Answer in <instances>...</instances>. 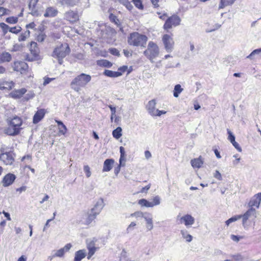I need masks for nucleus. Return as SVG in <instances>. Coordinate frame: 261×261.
<instances>
[{"instance_id": "obj_17", "label": "nucleus", "mask_w": 261, "mask_h": 261, "mask_svg": "<svg viewBox=\"0 0 261 261\" xmlns=\"http://www.w3.org/2000/svg\"><path fill=\"white\" fill-rule=\"evenodd\" d=\"M156 101L155 99H152L148 101L147 103L146 108L148 112V113L152 116H155V113H156L157 110L155 109Z\"/></svg>"}, {"instance_id": "obj_18", "label": "nucleus", "mask_w": 261, "mask_h": 261, "mask_svg": "<svg viewBox=\"0 0 261 261\" xmlns=\"http://www.w3.org/2000/svg\"><path fill=\"white\" fill-rule=\"evenodd\" d=\"M65 18L71 22H75L79 19V15L73 11H69L64 14Z\"/></svg>"}, {"instance_id": "obj_26", "label": "nucleus", "mask_w": 261, "mask_h": 261, "mask_svg": "<svg viewBox=\"0 0 261 261\" xmlns=\"http://www.w3.org/2000/svg\"><path fill=\"white\" fill-rule=\"evenodd\" d=\"M103 74L110 77H117L121 76L122 75V73L119 71H113L106 69L103 72Z\"/></svg>"}, {"instance_id": "obj_53", "label": "nucleus", "mask_w": 261, "mask_h": 261, "mask_svg": "<svg viewBox=\"0 0 261 261\" xmlns=\"http://www.w3.org/2000/svg\"><path fill=\"white\" fill-rule=\"evenodd\" d=\"M9 10L4 7H0V16L8 14L7 12Z\"/></svg>"}, {"instance_id": "obj_3", "label": "nucleus", "mask_w": 261, "mask_h": 261, "mask_svg": "<svg viewBox=\"0 0 261 261\" xmlns=\"http://www.w3.org/2000/svg\"><path fill=\"white\" fill-rule=\"evenodd\" d=\"M91 80L89 74L81 73L74 78L70 83L71 89L76 92H79L82 88L85 87Z\"/></svg>"}, {"instance_id": "obj_51", "label": "nucleus", "mask_w": 261, "mask_h": 261, "mask_svg": "<svg viewBox=\"0 0 261 261\" xmlns=\"http://www.w3.org/2000/svg\"><path fill=\"white\" fill-rule=\"evenodd\" d=\"M242 238V237H241V236H236V235H234V234H231L230 236V239L236 242H238Z\"/></svg>"}, {"instance_id": "obj_25", "label": "nucleus", "mask_w": 261, "mask_h": 261, "mask_svg": "<svg viewBox=\"0 0 261 261\" xmlns=\"http://www.w3.org/2000/svg\"><path fill=\"white\" fill-rule=\"evenodd\" d=\"M86 252L85 249L80 250L75 253L74 261H81L86 257Z\"/></svg>"}, {"instance_id": "obj_22", "label": "nucleus", "mask_w": 261, "mask_h": 261, "mask_svg": "<svg viewBox=\"0 0 261 261\" xmlns=\"http://www.w3.org/2000/svg\"><path fill=\"white\" fill-rule=\"evenodd\" d=\"M58 13V11L57 9L54 7H48L46 9L44 16L45 17H54L57 16Z\"/></svg>"}, {"instance_id": "obj_60", "label": "nucleus", "mask_w": 261, "mask_h": 261, "mask_svg": "<svg viewBox=\"0 0 261 261\" xmlns=\"http://www.w3.org/2000/svg\"><path fill=\"white\" fill-rule=\"evenodd\" d=\"M31 160H32L31 155H30L29 154H28L27 155H24V156H23L22 159H21V161H25V160H28L30 162H31Z\"/></svg>"}, {"instance_id": "obj_42", "label": "nucleus", "mask_w": 261, "mask_h": 261, "mask_svg": "<svg viewBox=\"0 0 261 261\" xmlns=\"http://www.w3.org/2000/svg\"><path fill=\"white\" fill-rule=\"evenodd\" d=\"M6 21L8 23L14 24L17 22L18 17H9L6 18Z\"/></svg>"}, {"instance_id": "obj_10", "label": "nucleus", "mask_w": 261, "mask_h": 261, "mask_svg": "<svg viewBox=\"0 0 261 261\" xmlns=\"http://www.w3.org/2000/svg\"><path fill=\"white\" fill-rule=\"evenodd\" d=\"M165 48L168 53L171 52L173 49L174 42L173 39L169 35L165 34L162 38Z\"/></svg>"}, {"instance_id": "obj_5", "label": "nucleus", "mask_w": 261, "mask_h": 261, "mask_svg": "<svg viewBox=\"0 0 261 261\" xmlns=\"http://www.w3.org/2000/svg\"><path fill=\"white\" fill-rule=\"evenodd\" d=\"M70 52V47L67 43L62 44L56 47L53 53V57L58 60L59 64L63 63V59Z\"/></svg>"}, {"instance_id": "obj_58", "label": "nucleus", "mask_w": 261, "mask_h": 261, "mask_svg": "<svg viewBox=\"0 0 261 261\" xmlns=\"http://www.w3.org/2000/svg\"><path fill=\"white\" fill-rule=\"evenodd\" d=\"M166 113V111H163V110H157V111L156 112V113H155V116H160L162 114H165Z\"/></svg>"}, {"instance_id": "obj_61", "label": "nucleus", "mask_w": 261, "mask_h": 261, "mask_svg": "<svg viewBox=\"0 0 261 261\" xmlns=\"http://www.w3.org/2000/svg\"><path fill=\"white\" fill-rule=\"evenodd\" d=\"M19 49H20V45L17 44H15L13 45L11 51H16L19 50Z\"/></svg>"}, {"instance_id": "obj_59", "label": "nucleus", "mask_w": 261, "mask_h": 261, "mask_svg": "<svg viewBox=\"0 0 261 261\" xmlns=\"http://www.w3.org/2000/svg\"><path fill=\"white\" fill-rule=\"evenodd\" d=\"M121 166H124V165H122V164H120L119 163V165L117 167H116L115 168V169H114V173H115V174L116 175H117L119 173V172H120Z\"/></svg>"}, {"instance_id": "obj_43", "label": "nucleus", "mask_w": 261, "mask_h": 261, "mask_svg": "<svg viewBox=\"0 0 261 261\" xmlns=\"http://www.w3.org/2000/svg\"><path fill=\"white\" fill-rule=\"evenodd\" d=\"M135 6L140 10L143 9V5L141 0H132Z\"/></svg>"}, {"instance_id": "obj_29", "label": "nucleus", "mask_w": 261, "mask_h": 261, "mask_svg": "<svg viewBox=\"0 0 261 261\" xmlns=\"http://www.w3.org/2000/svg\"><path fill=\"white\" fill-rule=\"evenodd\" d=\"M236 0H220L219 9H222L228 6L232 5Z\"/></svg>"}, {"instance_id": "obj_8", "label": "nucleus", "mask_w": 261, "mask_h": 261, "mask_svg": "<svg viewBox=\"0 0 261 261\" xmlns=\"http://www.w3.org/2000/svg\"><path fill=\"white\" fill-rule=\"evenodd\" d=\"M30 55H27L25 60L28 61H34L39 59L40 49L36 42L32 41L30 43Z\"/></svg>"}, {"instance_id": "obj_46", "label": "nucleus", "mask_w": 261, "mask_h": 261, "mask_svg": "<svg viewBox=\"0 0 261 261\" xmlns=\"http://www.w3.org/2000/svg\"><path fill=\"white\" fill-rule=\"evenodd\" d=\"M227 133L228 134V139L231 143L235 141V136L233 135L232 132L228 129H227Z\"/></svg>"}, {"instance_id": "obj_44", "label": "nucleus", "mask_w": 261, "mask_h": 261, "mask_svg": "<svg viewBox=\"0 0 261 261\" xmlns=\"http://www.w3.org/2000/svg\"><path fill=\"white\" fill-rule=\"evenodd\" d=\"M21 30V28L20 27H14L12 28L10 27L9 31L11 33L16 34L20 32Z\"/></svg>"}, {"instance_id": "obj_11", "label": "nucleus", "mask_w": 261, "mask_h": 261, "mask_svg": "<svg viewBox=\"0 0 261 261\" xmlns=\"http://www.w3.org/2000/svg\"><path fill=\"white\" fill-rule=\"evenodd\" d=\"M160 202V197L159 196H156L153 198L152 201H149L145 199H141L139 200L138 203L141 206L149 207L159 205Z\"/></svg>"}, {"instance_id": "obj_56", "label": "nucleus", "mask_w": 261, "mask_h": 261, "mask_svg": "<svg viewBox=\"0 0 261 261\" xmlns=\"http://www.w3.org/2000/svg\"><path fill=\"white\" fill-rule=\"evenodd\" d=\"M55 80L54 78H49V77H45L44 79V81L43 82V85L46 86V85L48 84L50 82H51L52 81Z\"/></svg>"}, {"instance_id": "obj_36", "label": "nucleus", "mask_w": 261, "mask_h": 261, "mask_svg": "<svg viewBox=\"0 0 261 261\" xmlns=\"http://www.w3.org/2000/svg\"><path fill=\"white\" fill-rule=\"evenodd\" d=\"M120 157L119 159V163L120 164H121L122 161H125V156H126L124 148L122 146L120 147Z\"/></svg>"}, {"instance_id": "obj_45", "label": "nucleus", "mask_w": 261, "mask_h": 261, "mask_svg": "<svg viewBox=\"0 0 261 261\" xmlns=\"http://www.w3.org/2000/svg\"><path fill=\"white\" fill-rule=\"evenodd\" d=\"M0 27L3 30L4 33L6 34L8 31H9L10 27L7 24H5L4 22H2L0 23Z\"/></svg>"}, {"instance_id": "obj_50", "label": "nucleus", "mask_w": 261, "mask_h": 261, "mask_svg": "<svg viewBox=\"0 0 261 261\" xmlns=\"http://www.w3.org/2000/svg\"><path fill=\"white\" fill-rule=\"evenodd\" d=\"M46 37V35L44 34L40 33L37 37V40L38 42H43Z\"/></svg>"}, {"instance_id": "obj_62", "label": "nucleus", "mask_w": 261, "mask_h": 261, "mask_svg": "<svg viewBox=\"0 0 261 261\" xmlns=\"http://www.w3.org/2000/svg\"><path fill=\"white\" fill-rule=\"evenodd\" d=\"M123 54L126 57H129L132 55V54L127 49H123Z\"/></svg>"}, {"instance_id": "obj_27", "label": "nucleus", "mask_w": 261, "mask_h": 261, "mask_svg": "<svg viewBox=\"0 0 261 261\" xmlns=\"http://www.w3.org/2000/svg\"><path fill=\"white\" fill-rule=\"evenodd\" d=\"M8 122H10L19 127H21L22 124V119L18 116H15L12 118H9L8 119Z\"/></svg>"}, {"instance_id": "obj_2", "label": "nucleus", "mask_w": 261, "mask_h": 261, "mask_svg": "<svg viewBox=\"0 0 261 261\" xmlns=\"http://www.w3.org/2000/svg\"><path fill=\"white\" fill-rule=\"evenodd\" d=\"M147 40L146 35L137 32L130 33L127 37L128 44L135 47H145Z\"/></svg>"}, {"instance_id": "obj_38", "label": "nucleus", "mask_w": 261, "mask_h": 261, "mask_svg": "<svg viewBox=\"0 0 261 261\" xmlns=\"http://www.w3.org/2000/svg\"><path fill=\"white\" fill-rule=\"evenodd\" d=\"M30 32L29 30L25 31L23 33L21 34L18 37L19 42L25 40L27 37L30 36Z\"/></svg>"}, {"instance_id": "obj_13", "label": "nucleus", "mask_w": 261, "mask_h": 261, "mask_svg": "<svg viewBox=\"0 0 261 261\" xmlns=\"http://www.w3.org/2000/svg\"><path fill=\"white\" fill-rule=\"evenodd\" d=\"M8 127L5 128L4 132L6 134L9 136H15L18 135L22 129L21 127H19L9 122H8Z\"/></svg>"}, {"instance_id": "obj_39", "label": "nucleus", "mask_w": 261, "mask_h": 261, "mask_svg": "<svg viewBox=\"0 0 261 261\" xmlns=\"http://www.w3.org/2000/svg\"><path fill=\"white\" fill-rule=\"evenodd\" d=\"M88 250V254L87 256V259H90L91 257L94 254L98 248L95 246L94 247H90L89 248H87Z\"/></svg>"}, {"instance_id": "obj_19", "label": "nucleus", "mask_w": 261, "mask_h": 261, "mask_svg": "<svg viewBox=\"0 0 261 261\" xmlns=\"http://www.w3.org/2000/svg\"><path fill=\"white\" fill-rule=\"evenodd\" d=\"M27 92L25 88H21L20 89L14 90L10 93V97L17 99L21 98L23 95H24Z\"/></svg>"}, {"instance_id": "obj_47", "label": "nucleus", "mask_w": 261, "mask_h": 261, "mask_svg": "<svg viewBox=\"0 0 261 261\" xmlns=\"http://www.w3.org/2000/svg\"><path fill=\"white\" fill-rule=\"evenodd\" d=\"M5 89H8L9 90L12 89V88L14 86V83L11 82H4Z\"/></svg>"}, {"instance_id": "obj_24", "label": "nucleus", "mask_w": 261, "mask_h": 261, "mask_svg": "<svg viewBox=\"0 0 261 261\" xmlns=\"http://www.w3.org/2000/svg\"><path fill=\"white\" fill-rule=\"evenodd\" d=\"M114 163V160L112 159H106L103 163L102 171L103 172H108L111 170L112 165Z\"/></svg>"}, {"instance_id": "obj_52", "label": "nucleus", "mask_w": 261, "mask_h": 261, "mask_svg": "<svg viewBox=\"0 0 261 261\" xmlns=\"http://www.w3.org/2000/svg\"><path fill=\"white\" fill-rule=\"evenodd\" d=\"M95 240H91L90 241H87V248L94 247L95 246Z\"/></svg>"}, {"instance_id": "obj_37", "label": "nucleus", "mask_w": 261, "mask_h": 261, "mask_svg": "<svg viewBox=\"0 0 261 261\" xmlns=\"http://www.w3.org/2000/svg\"><path fill=\"white\" fill-rule=\"evenodd\" d=\"M243 215H237L232 217L231 218H229L228 220L225 221L226 225L227 226H228L229 224L231 222H234L237 220L241 219V218H243Z\"/></svg>"}, {"instance_id": "obj_35", "label": "nucleus", "mask_w": 261, "mask_h": 261, "mask_svg": "<svg viewBox=\"0 0 261 261\" xmlns=\"http://www.w3.org/2000/svg\"><path fill=\"white\" fill-rule=\"evenodd\" d=\"M110 20L111 22H114L117 27H120L121 23L120 20L115 15L111 14L109 16Z\"/></svg>"}, {"instance_id": "obj_16", "label": "nucleus", "mask_w": 261, "mask_h": 261, "mask_svg": "<svg viewBox=\"0 0 261 261\" xmlns=\"http://www.w3.org/2000/svg\"><path fill=\"white\" fill-rule=\"evenodd\" d=\"M16 178V176L12 173L6 174L2 180V184L4 187H8L13 184Z\"/></svg>"}, {"instance_id": "obj_14", "label": "nucleus", "mask_w": 261, "mask_h": 261, "mask_svg": "<svg viewBox=\"0 0 261 261\" xmlns=\"http://www.w3.org/2000/svg\"><path fill=\"white\" fill-rule=\"evenodd\" d=\"M28 68V65L24 62L16 61L14 63V70L20 72L21 74L25 73Z\"/></svg>"}, {"instance_id": "obj_7", "label": "nucleus", "mask_w": 261, "mask_h": 261, "mask_svg": "<svg viewBox=\"0 0 261 261\" xmlns=\"http://www.w3.org/2000/svg\"><path fill=\"white\" fill-rule=\"evenodd\" d=\"M0 152V160L6 165H12L15 161V153L12 151H7L4 148H1Z\"/></svg>"}, {"instance_id": "obj_48", "label": "nucleus", "mask_w": 261, "mask_h": 261, "mask_svg": "<svg viewBox=\"0 0 261 261\" xmlns=\"http://www.w3.org/2000/svg\"><path fill=\"white\" fill-rule=\"evenodd\" d=\"M109 52L113 55L116 56L117 57L120 56V53L119 50L115 48H111L109 49Z\"/></svg>"}, {"instance_id": "obj_31", "label": "nucleus", "mask_w": 261, "mask_h": 261, "mask_svg": "<svg viewBox=\"0 0 261 261\" xmlns=\"http://www.w3.org/2000/svg\"><path fill=\"white\" fill-rule=\"evenodd\" d=\"M56 122L59 126L60 133L62 135H64L66 133L67 130L66 126L64 124L63 122L60 120H56Z\"/></svg>"}, {"instance_id": "obj_4", "label": "nucleus", "mask_w": 261, "mask_h": 261, "mask_svg": "<svg viewBox=\"0 0 261 261\" xmlns=\"http://www.w3.org/2000/svg\"><path fill=\"white\" fill-rule=\"evenodd\" d=\"M105 206V203L102 198L99 199L88 213V217L86 220V224H89L94 220L96 216L100 214Z\"/></svg>"}, {"instance_id": "obj_33", "label": "nucleus", "mask_w": 261, "mask_h": 261, "mask_svg": "<svg viewBox=\"0 0 261 261\" xmlns=\"http://www.w3.org/2000/svg\"><path fill=\"white\" fill-rule=\"evenodd\" d=\"M183 91V89L181 87L180 85L177 84L174 86L173 90V96L175 97H178L179 94Z\"/></svg>"}, {"instance_id": "obj_49", "label": "nucleus", "mask_w": 261, "mask_h": 261, "mask_svg": "<svg viewBox=\"0 0 261 261\" xmlns=\"http://www.w3.org/2000/svg\"><path fill=\"white\" fill-rule=\"evenodd\" d=\"M84 171L86 173V176L87 177H89L91 176V171L90 169L89 166L85 165L84 167Z\"/></svg>"}, {"instance_id": "obj_1", "label": "nucleus", "mask_w": 261, "mask_h": 261, "mask_svg": "<svg viewBox=\"0 0 261 261\" xmlns=\"http://www.w3.org/2000/svg\"><path fill=\"white\" fill-rule=\"evenodd\" d=\"M260 201L261 193L255 194L250 200L248 204L250 208L243 216L242 223L244 227L249 226L248 221H253L256 217V212L253 206L258 208Z\"/></svg>"}, {"instance_id": "obj_6", "label": "nucleus", "mask_w": 261, "mask_h": 261, "mask_svg": "<svg viewBox=\"0 0 261 261\" xmlns=\"http://www.w3.org/2000/svg\"><path fill=\"white\" fill-rule=\"evenodd\" d=\"M143 54L151 62H153V60L159 55V48L156 43L150 41Z\"/></svg>"}, {"instance_id": "obj_32", "label": "nucleus", "mask_w": 261, "mask_h": 261, "mask_svg": "<svg viewBox=\"0 0 261 261\" xmlns=\"http://www.w3.org/2000/svg\"><path fill=\"white\" fill-rule=\"evenodd\" d=\"M112 135L114 138L118 139L122 136V128L121 127H117L116 129H114L112 132Z\"/></svg>"}, {"instance_id": "obj_57", "label": "nucleus", "mask_w": 261, "mask_h": 261, "mask_svg": "<svg viewBox=\"0 0 261 261\" xmlns=\"http://www.w3.org/2000/svg\"><path fill=\"white\" fill-rule=\"evenodd\" d=\"M145 220L147 224H148V227H152V219L149 218H145Z\"/></svg>"}, {"instance_id": "obj_20", "label": "nucleus", "mask_w": 261, "mask_h": 261, "mask_svg": "<svg viewBox=\"0 0 261 261\" xmlns=\"http://www.w3.org/2000/svg\"><path fill=\"white\" fill-rule=\"evenodd\" d=\"M45 115V112L43 109H40L38 110L33 116V122L34 124H37L40 122L44 117Z\"/></svg>"}, {"instance_id": "obj_12", "label": "nucleus", "mask_w": 261, "mask_h": 261, "mask_svg": "<svg viewBox=\"0 0 261 261\" xmlns=\"http://www.w3.org/2000/svg\"><path fill=\"white\" fill-rule=\"evenodd\" d=\"M72 245L69 243L66 244L63 248H61L58 250H53L51 252V255L49 256V258L51 260L53 258L56 257H62L65 253L68 251L71 248Z\"/></svg>"}, {"instance_id": "obj_41", "label": "nucleus", "mask_w": 261, "mask_h": 261, "mask_svg": "<svg viewBox=\"0 0 261 261\" xmlns=\"http://www.w3.org/2000/svg\"><path fill=\"white\" fill-rule=\"evenodd\" d=\"M77 2V0H63V3L64 4L70 7L75 6Z\"/></svg>"}, {"instance_id": "obj_21", "label": "nucleus", "mask_w": 261, "mask_h": 261, "mask_svg": "<svg viewBox=\"0 0 261 261\" xmlns=\"http://www.w3.org/2000/svg\"><path fill=\"white\" fill-rule=\"evenodd\" d=\"M194 218L189 214L185 215L180 219L181 223H184L186 226L193 224L194 222Z\"/></svg>"}, {"instance_id": "obj_34", "label": "nucleus", "mask_w": 261, "mask_h": 261, "mask_svg": "<svg viewBox=\"0 0 261 261\" xmlns=\"http://www.w3.org/2000/svg\"><path fill=\"white\" fill-rule=\"evenodd\" d=\"M261 54V48L254 49L251 53L247 57V58L252 60L255 58L257 55H259Z\"/></svg>"}, {"instance_id": "obj_28", "label": "nucleus", "mask_w": 261, "mask_h": 261, "mask_svg": "<svg viewBox=\"0 0 261 261\" xmlns=\"http://www.w3.org/2000/svg\"><path fill=\"white\" fill-rule=\"evenodd\" d=\"M191 163L193 168H199L203 164V161L200 156L198 158L194 159L191 161Z\"/></svg>"}, {"instance_id": "obj_40", "label": "nucleus", "mask_w": 261, "mask_h": 261, "mask_svg": "<svg viewBox=\"0 0 261 261\" xmlns=\"http://www.w3.org/2000/svg\"><path fill=\"white\" fill-rule=\"evenodd\" d=\"M99 64L105 67L110 68L112 66V63L107 60H102L99 61Z\"/></svg>"}, {"instance_id": "obj_9", "label": "nucleus", "mask_w": 261, "mask_h": 261, "mask_svg": "<svg viewBox=\"0 0 261 261\" xmlns=\"http://www.w3.org/2000/svg\"><path fill=\"white\" fill-rule=\"evenodd\" d=\"M181 19L180 17L176 15H173L168 17L166 20L164 25V29L168 30L171 29L172 26L176 27L180 24Z\"/></svg>"}, {"instance_id": "obj_23", "label": "nucleus", "mask_w": 261, "mask_h": 261, "mask_svg": "<svg viewBox=\"0 0 261 261\" xmlns=\"http://www.w3.org/2000/svg\"><path fill=\"white\" fill-rule=\"evenodd\" d=\"M12 60L11 55L6 51H4L0 54V63L10 62Z\"/></svg>"}, {"instance_id": "obj_15", "label": "nucleus", "mask_w": 261, "mask_h": 261, "mask_svg": "<svg viewBox=\"0 0 261 261\" xmlns=\"http://www.w3.org/2000/svg\"><path fill=\"white\" fill-rule=\"evenodd\" d=\"M38 2V0H30L29 4V8L31 11L30 13L34 16H39L41 15V13L36 7Z\"/></svg>"}, {"instance_id": "obj_64", "label": "nucleus", "mask_w": 261, "mask_h": 261, "mask_svg": "<svg viewBox=\"0 0 261 261\" xmlns=\"http://www.w3.org/2000/svg\"><path fill=\"white\" fill-rule=\"evenodd\" d=\"M27 257L25 255H22L19 257L17 261H27Z\"/></svg>"}, {"instance_id": "obj_54", "label": "nucleus", "mask_w": 261, "mask_h": 261, "mask_svg": "<svg viewBox=\"0 0 261 261\" xmlns=\"http://www.w3.org/2000/svg\"><path fill=\"white\" fill-rule=\"evenodd\" d=\"M214 176L216 178H217V179H219V180H222V176H221V173L219 172V171H218V170H216V171H215V173H214Z\"/></svg>"}, {"instance_id": "obj_55", "label": "nucleus", "mask_w": 261, "mask_h": 261, "mask_svg": "<svg viewBox=\"0 0 261 261\" xmlns=\"http://www.w3.org/2000/svg\"><path fill=\"white\" fill-rule=\"evenodd\" d=\"M233 146L237 149V150L239 152L242 151V148L240 146L239 144L235 141L234 142L231 143Z\"/></svg>"}, {"instance_id": "obj_30", "label": "nucleus", "mask_w": 261, "mask_h": 261, "mask_svg": "<svg viewBox=\"0 0 261 261\" xmlns=\"http://www.w3.org/2000/svg\"><path fill=\"white\" fill-rule=\"evenodd\" d=\"M182 237L187 242H190L192 241L193 237L187 231V229H182L181 230Z\"/></svg>"}, {"instance_id": "obj_63", "label": "nucleus", "mask_w": 261, "mask_h": 261, "mask_svg": "<svg viewBox=\"0 0 261 261\" xmlns=\"http://www.w3.org/2000/svg\"><path fill=\"white\" fill-rule=\"evenodd\" d=\"M109 108H110V109L111 110V114H112V115H115V114L116 113V108L113 107L112 105H109Z\"/></svg>"}]
</instances>
